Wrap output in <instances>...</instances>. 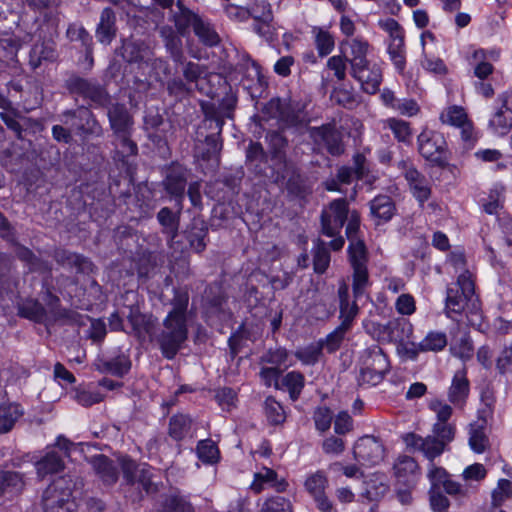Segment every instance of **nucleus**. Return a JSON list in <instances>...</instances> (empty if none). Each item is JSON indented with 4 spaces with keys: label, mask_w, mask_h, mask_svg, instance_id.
<instances>
[{
    "label": "nucleus",
    "mask_w": 512,
    "mask_h": 512,
    "mask_svg": "<svg viewBox=\"0 0 512 512\" xmlns=\"http://www.w3.org/2000/svg\"><path fill=\"white\" fill-rule=\"evenodd\" d=\"M267 155L261 143L251 142L246 150V162L254 166L257 173H261L262 169L259 168L260 163H266Z\"/></svg>",
    "instance_id": "58"
},
{
    "label": "nucleus",
    "mask_w": 512,
    "mask_h": 512,
    "mask_svg": "<svg viewBox=\"0 0 512 512\" xmlns=\"http://www.w3.org/2000/svg\"><path fill=\"white\" fill-rule=\"evenodd\" d=\"M383 128H388L399 142L410 143L412 139V128L410 123L398 118H388L383 121Z\"/></svg>",
    "instance_id": "44"
},
{
    "label": "nucleus",
    "mask_w": 512,
    "mask_h": 512,
    "mask_svg": "<svg viewBox=\"0 0 512 512\" xmlns=\"http://www.w3.org/2000/svg\"><path fill=\"white\" fill-rule=\"evenodd\" d=\"M112 133L134 131V117L124 103H111L105 107Z\"/></svg>",
    "instance_id": "18"
},
{
    "label": "nucleus",
    "mask_w": 512,
    "mask_h": 512,
    "mask_svg": "<svg viewBox=\"0 0 512 512\" xmlns=\"http://www.w3.org/2000/svg\"><path fill=\"white\" fill-rule=\"evenodd\" d=\"M44 512H74L76 504L72 499V487L65 477L54 480L42 497Z\"/></svg>",
    "instance_id": "8"
},
{
    "label": "nucleus",
    "mask_w": 512,
    "mask_h": 512,
    "mask_svg": "<svg viewBox=\"0 0 512 512\" xmlns=\"http://www.w3.org/2000/svg\"><path fill=\"white\" fill-rule=\"evenodd\" d=\"M35 466L37 474L41 478L49 474L59 473L64 468L63 456L55 450H49L36 462Z\"/></svg>",
    "instance_id": "34"
},
{
    "label": "nucleus",
    "mask_w": 512,
    "mask_h": 512,
    "mask_svg": "<svg viewBox=\"0 0 512 512\" xmlns=\"http://www.w3.org/2000/svg\"><path fill=\"white\" fill-rule=\"evenodd\" d=\"M265 138L268 143L272 159L277 160L286 168V148L288 147L287 138L280 130L268 131Z\"/></svg>",
    "instance_id": "35"
},
{
    "label": "nucleus",
    "mask_w": 512,
    "mask_h": 512,
    "mask_svg": "<svg viewBox=\"0 0 512 512\" xmlns=\"http://www.w3.org/2000/svg\"><path fill=\"white\" fill-rule=\"evenodd\" d=\"M193 32L198 37L199 41L205 46L213 47L218 45L220 42L219 35L212 25L201 16L195 23Z\"/></svg>",
    "instance_id": "43"
},
{
    "label": "nucleus",
    "mask_w": 512,
    "mask_h": 512,
    "mask_svg": "<svg viewBox=\"0 0 512 512\" xmlns=\"http://www.w3.org/2000/svg\"><path fill=\"white\" fill-rule=\"evenodd\" d=\"M361 364L364 367H371L379 371H389L390 363L387 355L378 345L366 348L361 354Z\"/></svg>",
    "instance_id": "31"
},
{
    "label": "nucleus",
    "mask_w": 512,
    "mask_h": 512,
    "mask_svg": "<svg viewBox=\"0 0 512 512\" xmlns=\"http://www.w3.org/2000/svg\"><path fill=\"white\" fill-rule=\"evenodd\" d=\"M134 131H125L114 133L115 153L119 160L125 161L126 158L136 156L138 154V145L132 139Z\"/></svg>",
    "instance_id": "33"
},
{
    "label": "nucleus",
    "mask_w": 512,
    "mask_h": 512,
    "mask_svg": "<svg viewBox=\"0 0 512 512\" xmlns=\"http://www.w3.org/2000/svg\"><path fill=\"white\" fill-rule=\"evenodd\" d=\"M312 34L314 35L315 46L320 57L329 55L334 47L335 41L332 34L318 26L312 28Z\"/></svg>",
    "instance_id": "46"
},
{
    "label": "nucleus",
    "mask_w": 512,
    "mask_h": 512,
    "mask_svg": "<svg viewBox=\"0 0 512 512\" xmlns=\"http://www.w3.org/2000/svg\"><path fill=\"white\" fill-rule=\"evenodd\" d=\"M405 179L408 182L413 197L423 206L432 193L431 182L415 168H409L405 172Z\"/></svg>",
    "instance_id": "23"
},
{
    "label": "nucleus",
    "mask_w": 512,
    "mask_h": 512,
    "mask_svg": "<svg viewBox=\"0 0 512 512\" xmlns=\"http://www.w3.org/2000/svg\"><path fill=\"white\" fill-rule=\"evenodd\" d=\"M54 259L63 267L75 268L78 273H90L93 270V263L87 257L65 249L56 250Z\"/></svg>",
    "instance_id": "26"
},
{
    "label": "nucleus",
    "mask_w": 512,
    "mask_h": 512,
    "mask_svg": "<svg viewBox=\"0 0 512 512\" xmlns=\"http://www.w3.org/2000/svg\"><path fill=\"white\" fill-rule=\"evenodd\" d=\"M440 119L443 123L457 127H461L468 122L464 109L459 106L449 107L445 113L441 114Z\"/></svg>",
    "instance_id": "63"
},
{
    "label": "nucleus",
    "mask_w": 512,
    "mask_h": 512,
    "mask_svg": "<svg viewBox=\"0 0 512 512\" xmlns=\"http://www.w3.org/2000/svg\"><path fill=\"white\" fill-rule=\"evenodd\" d=\"M349 47L350 57L348 56V62L351 68L359 66L364 63H368L367 52L369 49V43L363 38L356 37L351 40H345L341 42V48Z\"/></svg>",
    "instance_id": "32"
},
{
    "label": "nucleus",
    "mask_w": 512,
    "mask_h": 512,
    "mask_svg": "<svg viewBox=\"0 0 512 512\" xmlns=\"http://www.w3.org/2000/svg\"><path fill=\"white\" fill-rule=\"evenodd\" d=\"M208 234V228L203 221H194L190 230L187 232V240L191 249L201 253L206 248L205 238Z\"/></svg>",
    "instance_id": "41"
},
{
    "label": "nucleus",
    "mask_w": 512,
    "mask_h": 512,
    "mask_svg": "<svg viewBox=\"0 0 512 512\" xmlns=\"http://www.w3.org/2000/svg\"><path fill=\"white\" fill-rule=\"evenodd\" d=\"M121 56L128 63H149L153 52L144 41L126 39L122 43Z\"/></svg>",
    "instance_id": "22"
},
{
    "label": "nucleus",
    "mask_w": 512,
    "mask_h": 512,
    "mask_svg": "<svg viewBox=\"0 0 512 512\" xmlns=\"http://www.w3.org/2000/svg\"><path fill=\"white\" fill-rule=\"evenodd\" d=\"M119 464L127 485L138 483L147 494L158 491V487L153 481L154 474L151 466L146 463L138 464L129 457L120 458Z\"/></svg>",
    "instance_id": "12"
},
{
    "label": "nucleus",
    "mask_w": 512,
    "mask_h": 512,
    "mask_svg": "<svg viewBox=\"0 0 512 512\" xmlns=\"http://www.w3.org/2000/svg\"><path fill=\"white\" fill-rule=\"evenodd\" d=\"M387 343L402 345L413 334L412 323L403 317L394 318L386 323Z\"/></svg>",
    "instance_id": "27"
},
{
    "label": "nucleus",
    "mask_w": 512,
    "mask_h": 512,
    "mask_svg": "<svg viewBox=\"0 0 512 512\" xmlns=\"http://www.w3.org/2000/svg\"><path fill=\"white\" fill-rule=\"evenodd\" d=\"M349 211L346 198L331 201L321 212V233L327 237L337 236L348 219Z\"/></svg>",
    "instance_id": "13"
},
{
    "label": "nucleus",
    "mask_w": 512,
    "mask_h": 512,
    "mask_svg": "<svg viewBox=\"0 0 512 512\" xmlns=\"http://www.w3.org/2000/svg\"><path fill=\"white\" fill-rule=\"evenodd\" d=\"M116 16L114 11L107 7L101 12L100 22L96 28V37L100 43L110 44L116 37Z\"/></svg>",
    "instance_id": "29"
},
{
    "label": "nucleus",
    "mask_w": 512,
    "mask_h": 512,
    "mask_svg": "<svg viewBox=\"0 0 512 512\" xmlns=\"http://www.w3.org/2000/svg\"><path fill=\"white\" fill-rule=\"evenodd\" d=\"M347 332L344 328L337 326L325 339H321L318 343L322 345V350L326 349L328 353H333L340 348Z\"/></svg>",
    "instance_id": "57"
},
{
    "label": "nucleus",
    "mask_w": 512,
    "mask_h": 512,
    "mask_svg": "<svg viewBox=\"0 0 512 512\" xmlns=\"http://www.w3.org/2000/svg\"><path fill=\"white\" fill-rule=\"evenodd\" d=\"M265 485H268L279 493L286 491L288 487V483L284 478L278 479L276 471L267 467L255 473L251 489L255 493H260L264 490Z\"/></svg>",
    "instance_id": "25"
},
{
    "label": "nucleus",
    "mask_w": 512,
    "mask_h": 512,
    "mask_svg": "<svg viewBox=\"0 0 512 512\" xmlns=\"http://www.w3.org/2000/svg\"><path fill=\"white\" fill-rule=\"evenodd\" d=\"M96 369L100 373L123 377L130 371L131 361L129 356L124 353H120L110 359H98Z\"/></svg>",
    "instance_id": "28"
},
{
    "label": "nucleus",
    "mask_w": 512,
    "mask_h": 512,
    "mask_svg": "<svg viewBox=\"0 0 512 512\" xmlns=\"http://www.w3.org/2000/svg\"><path fill=\"white\" fill-rule=\"evenodd\" d=\"M63 86L71 96L89 100L95 107H107L110 104V94L96 79L85 78L73 72L64 80Z\"/></svg>",
    "instance_id": "6"
},
{
    "label": "nucleus",
    "mask_w": 512,
    "mask_h": 512,
    "mask_svg": "<svg viewBox=\"0 0 512 512\" xmlns=\"http://www.w3.org/2000/svg\"><path fill=\"white\" fill-rule=\"evenodd\" d=\"M282 385L288 390L289 396L296 401L305 385V377L301 372L291 371L282 378Z\"/></svg>",
    "instance_id": "51"
},
{
    "label": "nucleus",
    "mask_w": 512,
    "mask_h": 512,
    "mask_svg": "<svg viewBox=\"0 0 512 512\" xmlns=\"http://www.w3.org/2000/svg\"><path fill=\"white\" fill-rule=\"evenodd\" d=\"M19 314L24 318L42 323L46 316V310L38 301L30 300L21 305L19 308Z\"/></svg>",
    "instance_id": "55"
},
{
    "label": "nucleus",
    "mask_w": 512,
    "mask_h": 512,
    "mask_svg": "<svg viewBox=\"0 0 512 512\" xmlns=\"http://www.w3.org/2000/svg\"><path fill=\"white\" fill-rule=\"evenodd\" d=\"M328 485V479L325 473L321 470L310 474L304 483L306 491L313 497V499L326 495L325 489Z\"/></svg>",
    "instance_id": "47"
},
{
    "label": "nucleus",
    "mask_w": 512,
    "mask_h": 512,
    "mask_svg": "<svg viewBox=\"0 0 512 512\" xmlns=\"http://www.w3.org/2000/svg\"><path fill=\"white\" fill-rule=\"evenodd\" d=\"M66 35L70 41L80 42L87 54L92 52V36L81 24L71 23L67 28Z\"/></svg>",
    "instance_id": "52"
},
{
    "label": "nucleus",
    "mask_w": 512,
    "mask_h": 512,
    "mask_svg": "<svg viewBox=\"0 0 512 512\" xmlns=\"http://www.w3.org/2000/svg\"><path fill=\"white\" fill-rule=\"evenodd\" d=\"M189 175V170L184 165L177 162L166 166L163 172L161 185L170 198L175 201L179 211L183 209V200Z\"/></svg>",
    "instance_id": "11"
},
{
    "label": "nucleus",
    "mask_w": 512,
    "mask_h": 512,
    "mask_svg": "<svg viewBox=\"0 0 512 512\" xmlns=\"http://www.w3.org/2000/svg\"><path fill=\"white\" fill-rule=\"evenodd\" d=\"M262 112L269 118L277 119L281 129L300 130L309 123L304 109L286 99L272 98L264 105Z\"/></svg>",
    "instance_id": "4"
},
{
    "label": "nucleus",
    "mask_w": 512,
    "mask_h": 512,
    "mask_svg": "<svg viewBox=\"0 0 512 512\" xmlns=\"http://www.w3.org/2000/svg\"><path fill=\"white\" fill-rule=\"evenodd\" d=\"M512 93L504 91L496 99V111L489 121V126L498 135H506L512 128Z\"/></svg>",
    "instance_id": "15"
},
{
    "label": "nucleus",
    "mask_w": 512,
    "mask_h": 512,
    "mask_svg": "<svg viewBox=\"0 0 512 512\" xmlns=\"http://www.w3.org/2000/svg\"><path fill=\"white\" fill-rule=\"evenodd\" d=\"M245 12L257 21H273L271 5L265 0H255Z\"/></svg>",
    "instance_id": "56"
},
{
    "label": "nucleus",
    "mask_w": 512,
    "mask_h": 512,
    "mask_svg": "<svg viewBox=\"0 0 512 512\" xmlns=\"http://www.w3.org/2000/svg\"><path fill=\"white\" fill-rule=\"evenodd\" d=\"M388 53L396 70L402 73L406 67L405 43L398 40L396 42H390L388 45Z\"/></svg>",
    "instance_id": "60"
},
{
    "label": "nucleus",
    "mask_w": 512,
    "mask_h": 512,
    "mask_svg": "<svg viewBox=\"0 0 512 512\" xmlns=\"http://www.w3.org/2000/svg\"><path fill=\"white\" fill-rule=\"evenodd\" d=\"M329 264L330 252L328 250L327 244L323 240L317 239L313 249V267L315 273H325L329 267Z\"/></svg>",
    "instance_id": "48"
},
{
    "label": "nucleus",
    "mask_w": 512,
    "mask_h": 512,
    "mask_svg": "<svg viewBox=\"0 0 512 512\" xmlns=\"http://www.w3.org/2000/svg\"><path fill=\"white\" fill-rule=\"evenodd\" d=\"M444 311L448 318L457 322L461 320L465 311L474 315L480 312V301L475 295V283L468 270L461 273L457 281L447 287Z\"/></svg>",
    "instance_id": "2"
},
{
    "label": "nucleus",
    "mask_w": 512,
    "mask_h": 512,
    "mask_svg": "<svg viewBox=\"0 0 512 512\" xmlns=\"http://www.w3.org/2000/svg\"><path fill=\"white\" fill-rule=\"evenodd\" d=\"M61 122L69 126L76 136L82 139L102 137L104 129L90 107L80 105L74 109L64 110L60 114Z\"/></svg>",
    "instance_id": "5"
},
{
    "label": "nucleus",
    "mask_w": 512,
    "mask_h": 512,
    "mask_svg": "<svg viewBox=\"0 0 512 512\" xmlns=\"http://www.w3.org/2000/svg\"><path fill=\"white\" fill-rule=\"evenodd\" d=\"M237 105V98L234 94H226L218 105L211 102H202L201 110L204 114V119L211 120L213 124L221 122L224 126V119H232L234 117V110Z\"/></svg>",
    "instance_id": "16"
},
{
    "label": "nucleus",
    "mask_w": 512,
    "mask_h": 512,
    "mask_svg": "<svg viewBox=\"0 0 512 512\" xmlns=\"http://www.w3.org/2000/svg\"><path fill=\"white\" fill-rule=\"evenodd\" d=\"M469 394V381L464 370L457 371L452 379L448 391L449 401L454 404H462Z\"/></svg>",
    "instance_id": "36"
},
{
    "label": "nucleus",
    "mask_w": 512,
    "mask_h": 512,
    "mask_svg": "<svg viewBox=\"0 0 512 512\" xmlns=\"http://www.w3.org/2000/svg\"><path fill=\"white\" fill-rule=\"evenodd\" d=\"M403 441L408 448L418 450L432 462L444 451V445L434 435L423 438L415 433H407L403 436Z\"/></svg>",
    "instance_id": "17"
},
{
    "label": "nucleus",
    "mask_w": 512,
    "mask_h": 512,
    "mask_svg": "<svg viewBox=\"0 0 512 512\" xmlns=\"http://www.w3.org/2000/svg\"><path fill=\"white\" fill-rule=\"evenodd\" d=\"M222 129L221 122L213 124L209 118L203 119L194 136L196 156L204 162H212L215 167L220 164L223 148Z\"/></svg>",
    "instance_id": "3"
},
{
    "label": "nucleus",
    "mask_w": 512,
    "mask_h": 512,
    "mask_svg": "<svg viewBox=\"0 0 512 512\" xmlns=\"http://www.w3.org/2000/svg\"><path fill=\"white\" fill-rule=\"evenodd\" d=\"M163 512H195L192 504L180 496L168 497L163 505Z\"/></svg>",
    "instance_id": "64"
},
{
    "label": "nucleus",
    "mask_w": 512,
    "mask_h": 512,
    "mask_svg": "<svg viewBox=\"0 0 512 512\" xmlns=\"http://www.w3.org/2000/svg\"><path fill=\"white\" fill-rule=\"evenodd\" d=\"M0 479L3 494L6 492L18 494L25 486L24 475L20 472L0 471Z\"/></svg>",
    "instance_id": "50"
},
{
    "label": "nucleus",
    "mask_w": 512,
    "mask_h": 512,
    "mask_svg": "<svg viewBox=\"0 0 512 512\" xmlns=\"http://www.w3.org/2000/svg\"><path fill=\"white\" fill-rule=\"evenodd\" d=\"M188 304V292L174 289V296L171 300L172 309L158 328L152 329L151 319L142 314L130 315L129 320L137 333L149 334L151 342L157 345L162 356L172 360L188 339Z\"/></svg>",
    "instance_id": "1"
},
{
    "label": "nucleus",
    "mask_w": 512,
    "mask_h": 512,
    "mask_svg": "<svg viewBox=\"0 0 512 512\" xmlns=\"http://www.w3.org/2000/svg\"><path fill=\"white\" fill-rule=\"evenodd\" d=\"M351 75L361 85L364 92L375 94L382 81V74L376 65L370 66L369 62L351 68Z\"/></svg>",
    "instance_id": "19"
},
{
    "label": "nucleus",
    "mask_w": 512,
    "mask_h": 512,
    "mask_svg": "<svg viewBox=\"0 0 512 512\" xmlns=\"http://www.w3.org/2000/svg\"><path fill=\"white\" fill-rule=\"evenodd\" d=\"M89 463L104 485H114L119 478L118 465L104 454H98L92 456L89 459Z\"/></svg>",
    "instance_id": "21"
},
{
    "label": "nucleus",
    "mask_w": 512,
    "mask_h": 512,
    "mask_svg": "<svg viewBox=\"0 0 512 512\" xmlns=\"http://www.w3.org/2000/svg\"><path fill=\"white\" fill-rule=\"evenodd\" d=\"M180 213L181 211L178 208L177 212L174 213L169 207H163L157 213V220L162 227V233L167 237L170 247H173L178 236Z\"/></svg>",
    "instance_id": "24"
},
{
    "label": "nucleus",
    "mask_w": 512,
    "mask_h": 512,
    "mask_svg": "<svg viewBox=\"0 0 512 512\" xmlns=\"http://www.w3.org/2000/svg\"><path fill=\"white\" fill-rule=\"evenodd\" d=\"M448 343L447 335L442 331H430L419 342L421 352H439L442 351Z\"/></svg>",
    "instance_id": "45"
},
{
    "label": "nucleus",
    "mask_w": 512,
    "mask_h": 512,
    "mask_svg": "<svg viewBox=\"0 0 512 512\" xmlns=\"http://www.w3.org/2000/svg\"><path fill=\"white\" fill-rule=\"evenodd\" d=\"M260 512H293V506L285 497L272 496L264 501Z\"/></svg>",
    "instance_id": "59"
},
{
    "label": "nucleus",
    "mask_w": 512,
    "mask_h": 512,
    "mask_svg": "<svg viewBox=\"0 0 512 512\" xmlns=\"http://www.w3.org/2000/svg\"><path fill=\"white\" fill-rule=\"evenodd\" d=\"M348 259L352 267V291L355 299H360L371 285L368 271V251L363 240L349 243Z\"/></svg>",
    "instance_id": "7"
},
{
    "label": "nucleus",
    "mask_w": 512,
    "mask_h": 512,
    "mask_svg": "<svg viewBox=\"0 0 512 512\" xmlns=\"http://www.w3.org/2000/svg\"><path fill=\"white\" fill-rule=\"evenodd\" d=\"M508 499H512V482L500 479L497 487L492 491V505L498 508Z\"/></svg>",
    "instance_id": "61"
},
{
    "label": "nucleus",
    "mask_w": 512,
    "mask_h": 512,
    "mask_svg": "<svg viewBox=\"0 0 512 512\" xmlns=\"http://www.w3.org/2000/svg\"><path fill=\"white\" fill-rule=\"evenodd\" d=\"M48 306L55 320H63L65 324L83 325V316L73 310L62 308L59 297L49 294Z\"/></svg>",
    "instance_id": "38"
},
{
    "label": "nucleus",
    "mask_w": 512,
    "mask_h": 512,
    "mask_svg": "<svg viewBox=\"0 0 512 512\" xmlns=\"http://www.w3.org/2000/svg\"><path fill=\"white\" fill-rule=\"evenodd\" d=\"M419 467L414 458L401 455L394 463L393 470L395 477L401 482H408L418 471Z\"/></svg>",
    "instance_id": "40"
},
{
    "label": "nucleus",
    "mask_w": 512,
    "mask_h": 512,
    "mask_svg": "<svg viewBox=\"0 0 512 512\" xmlns=\"http://www.w3.org/2000/svg\"><path fill=\"white\" fill-rule=\"evenodd\" d=\"M159 255L151 251H143L136 262L138 276L149 278L158 266Z\"/></svg>",
    "instance_id": "49"
},
{
    "label": "nucleus",
    "mask_w": 512,
    "mask_h": 512,
    "mask_svg": "<svg viewBox=\"0 0 512 512\" xmlns=\"http://www.w3.org/2000/svg\"><path fill=\"white\" fill-rule=\"evenodd\" d=\"M23 412L17 404L0 405V434L8 433L22 416Z\"/></svg>",
    "instance_id": "42"
},
{
    "label": "nucleus",
    "mask_w": 512,
    "mask_h": 512,
    "mask_svg": "<svg viewBox=\"0 0 512 512\" xmlns=\"http://www.w3.org/2000/svg\"><path fill=\"white\" fill-rule=\"evenodd\" d=\"M469 427V445L471 449L476 453H483L489 447L486 420H478L471 423Z\"/></svg>",
    "instance_id": "37"
},
{
    "label": "nucleus",
    "mask_w": 512,
    "mask_h": 512,
    "mask_svg": "<svg viewBox=\"0 0 512 512\" xmlns=\"http://www.w3.org/2000/svg\"><path fill=\"white\" fill-rule=\"evenodd\" d=\"M264 411L268 422L279 425L285 421L286 415L283 406L272 396L264 401Z\"/></svg>",
    "instance_id": "54"
},
{
    "label": "nucleus",
    "mask_w": 512,
    "mask_h": 512,
    "mask_svg": "<svg viewBox=\"0 0 512 512\" xmlns=\"http://www.w3.org/2000/svg\"><path fill=\"white\" fill-rule=\"evenodd\" d=\"M370 213L372 217L380 222H388L396 212V206L393 199L388 195H378L370 203Z\"/></svg>",
    "instance_id": "30"
},
{
    "label": "nucleus",
    "mask_w": 512,
    "mask_h": 512,
    "mask_svg": "<svg viewBox=\"0 0 512 512\" xmlns=\"http://www.w3.org/2000/svg\"><path fill=\"white\" fill-rule=\"evenodd\" d=\"M307 132L318 149H325L332 156H339L344 153L343 134L335 122L322 124L321 126H308Z\"/></svg>",
    "instance_id": "10"
},
{
    "label": "nucleus",
    "mask_w": 512,
    "mask_h": 512,
    "mask_svg": "<svg viewBox=\"0 0 512 512\" xmlns=\"http://www.w3.org/2000/svg\"><path fill=\"white\" fill-rule=\"evenodd\" d=\"M192 423L189 415L183 413L173 415L168 424L169 436L175 441L183 440L190 433Z\"/></svg>",
    "instance_id": "39"
},
{
    "label": "nucleus",
    "mask_w": 512,
    "mask_h": 512,
    "mask_svg": "<svg viewBox=\"0 0 512 512\" xmlns=\"http://www.w3.org/2000/svg\"><path fill=\"white\" fill-rule=\"evenodd\" d=\"M358 313L359 307L356 300L350 304L339 305V319L341 320L339 326L349 331Z\"/></svg>",
    "instance_id": "62"
},
{
    "label": "nucleus",
    "mask_w": 512,
    "mask_h": 512,
    "mask_svg": "<svg viewBox=\"0 0 512 512\" xmlns=\"http://www.w3.org/2000/svg\"><path fill=\"white\" fill-rule=\"evenodd\" d=\"M200 16L187 8L181 0L176 3V10H170V21L174 23L176 32L181 37H188L191 29L194 28L195 23Z\"/></svg>",
    "instance_id": "20"
},
{
    "label": "nucleus",
    "mask_w": 512,
    "mask_h": 512,
    "mask_svg": "<svg viewBox=\"0 0 512 512\" xmlns=\"http://www.w3.org/2000/svg\"><path fill=\"white\" fill-rule=\"evenodd\" d=\"M418 151L432 165L445 168L449 164L447 142L442 134L423 130L417 137Z\"/></svg>",
    "instance_id": "9"
},
{
    "label": "nucleus",
    "mask_w": 512,
    "mask_h": 512,
    "mask_svg": "<svg viewBox=\"0 0 512 512\" xmlns=\"http://www.w3.org/2000/svg\"><path fill=\"white\" fill-rule=\"evenodd\" d=\"M384 446L374 436L359 438L353 447L354 459L361 465L375 466L384 459Z\"/></svg>",
    "instance_id": "14"
},
{
    "label": "nucleus",
    "mask_w": 512,
    "mask_h": 512,
    "mask_svg": "<svg viewBox=\"0 0 512 512\" xmlns=\"http://www.w3.org/2000/svg\"><path fill=\"white\" fill-rule=\"evenodd\" d=\"M196 453L203 463L215 464L219 460V449L211 439L200 440L196 446Z\"/></svg>",
    "instance_id": "53"
}]
</instances>
